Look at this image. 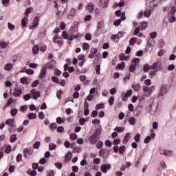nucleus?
<instances>
[{
    "label": "nucleus",
    "instance_id": "nucleus-61",
    "mask_svg": "<svg viewBox=\"0 0 176 176\" xmlns=\"http://www.w3.org/2000/svg\"><path fill=\"white\" fill-rule=\"evenodd\" d=\"M56 123H58V124H63V123H64V121H63L61 117H58L56 118Z\"/></svg>",
    "mask_w": 176,
    "mask_h": 176
},
{
    "label": "nucleus",
    "instance_id": "nucleus-46",
    "mask_svg": "<svg viewBox=\"0 0 176 176\" xmlns=\"http://www.w3.org/2000/svg\"><path fill=\"white\" fill-rule=\"evenodd\" d=\"M140 63V58H135L132 60V65L137 66V64Z\"/></svg>",
    "mask_w": 176,
    "mask_h": 176
},
{
    "label": "nucleus",
    "instance_id": "nucleus-24",
    "mask_svg": "<svg viewBox=\"0 0 176 176\" xmlns=\"http://www.w3.org/2000/svg\"><path fill=\"white\" fill-rule=\"evenodd\" d=\"M176 13V7L175 6H171L169 8L168 14L175 15Z\"/></svg>",
    "mask_w": 176,
    "mask_h": 176
},
{
    "label": "nucleus",
    "instance_id": "nucleus-11",
    "mask_svg": "<svg viewBox=\"0 0 176 176\" xmlns=\"http://www.w3.org/2000/svg\"><path fill=\"white\" fill-rule=\"evenodd\" d=\"M101 170H102V173H104V174H107L108 173V170H111V164H103L101 166Z\"/></svg>",
    "mask_w": 176,
    "mask_h": 176
},
{
    "label": "nucleus",
    "instance_id": "nucleus-54",
    "mask_svg": "<svg viewBox=\"0 0 176 176\" xmlns=\"http://www.w3.org/2000/svg\"><path fill=\"white\" fill-rule=\"evenodd\" d=\"M109 105H113V104H115V98L113 96L110 97L109 100Z\"/></svg>",
    "mask_w": 176,
    "mask_h": 176
},
{
    "label": "nucleus",
    "instance_id": "nucleus-37",
    "mask_svg": "<svg viewBox=\"0 0 176 176\" xmlns=\"http://www.w3.org/2000/svg\"><path fill=\"white\" fill-rule=\"evenodd\" d=\"M126 150V146H122L118 148L119 153L121 155H123L124 153V151Z\"/></svg>",
    "mask_w": 176,
    "mask_h": 176
},
{
    "label": "nucleus",
    "instance_id": "nucleus-36",
    "mask_svg": "<svg viewBox=\"0 0 176 176\" xmlns=\"http://www.w3.org/2000/svg\"><path fill=\"white\" fill-rule=\"evenodd\" d=\"M135 42H137V38L133 37L130 39V45L134 46L135 45Z\"/></svg>",
    "mask_w": 176,
    "mask_h": 176
},
{
    "label": "nucleus",
    "instance_id": "nucleus-12",
    "mask_svg": "<svg viewBox=\"0 0 176 176\" xmlns=\"http://www.w3.org/2000/svg\"><path fill=\"white\" fill-rule=\"evenodd\" d=\"M34 151L31 149V148H27L23 150V156L24 157H27V156H31Z\"/></svg>",
    "mask_w": 176,
    "mask_h": 176
},
{
    "label": "nucleus",
    "instance_id": "nucleus-63",
    "mask_svg": "<svg viewBox=\"0 0 176 176\" xmlns=\"http://www.w3.org/2000/svg\"><path fill=\"white\" fill-rule=\"evenodd\" d=\"M124 36V32H118L117 34V36L118 37V39H120V38H123Z\"/></svg>",
    "mask_w": 176,
    "mask_h": 176
},
{
    "label": "nucleus",
    "instance_id": "nucleus-14",
    "mask_svg": "<svg viewBox=\"0 0 176 176\" xmlns=\"http://www.w3.org/2000/svg\"><path fill=\"white\" fill-rule=\"evenodd\" d=\"M160 153V155H164V156H171V155H173V151L170 150H161Z\"/></svg>",
    "mask_w": 176,
    "mask_h": 176
},
{
    "label": "nucleus",
    "instance_id": "nucleus-28",
    "mask_svg": "<svg viewBox=\"0 0 176 176\" xmlns=\"http://www.w3.org/2000/svg\"><path fill=\"white\" fill-rule=\"evenodd\" d=\"M169 23H174L176 21L175 15L168 14Z\"/></svg>",
    "mask_w": 176,
    "mask_h": 176
},
{
    "label": "nucleus",
    "instance_id": "nucleus-40",
    "mask_svg": "<svg viewBox=\"0 0 176 176\" xmlns=\"http://www.w3.org/2000/svg\"><path fill=\"white\" fill-rule=\"evenodd\" d=\"M27 80V77L23 76L22 78H21V83H22V85H28Z\"/></svg>",
    "mask_w": 176,
    "mask_h": 176
},
{
    "label": "nucleus",
    "instance_id": "nucleus-44",
    "mask_svg": "<svg viewBox=\"0 0 176 176\" xmlns=\"http://www.w3.org/2000/svg\"><path fill=\"white\" fill-rule=\"evenodd\" d=\"M149 36L151 39H155V38H157V33H156V32H153L149 34Z\"/></svg>",
    "mask_w": 176,
    "mask_h": 176
},
{
    "label": "nucleus",
    "instance_id": "nucleus-10",
    "mask_svg": "<svg viewBox=\"0 0 176 176\" xmlns=\"http://www.w3.org/2000/svg\"><path fill=\"white\" fill-rule=\"evenodd\" d=\"M46 67L48 69H54L56 68V60H52L50 63H47Z\"/></svg>",
    "mask_w": 176,
    "mask_h": 176
},
{
    "label": "nucleus",
    "instance_id": "nucleus-47",
    "mask_svg": "<svg viewBox=\"0 0 176 176\" xmlns=\"http://www.w3.org/2000/svg\"><path fill=\"white\" fill-rule=\"evenodd\" d=\"M118 6L119 8H123V6H124V2L116 3L114 4V7L118 8Z\"/></svg>",
    "mask_w": 176,
    "mask_h": 176
},
{
    "label": "nucleus",
    "instance_id": "nucleus-5",
    "mask_svg": "<svg viewBox=\"0 0 176 176\" xmlns=\"http://www.w3.org/2000/svg\"><path fill=\"white\" fill-rule=\"evenodd\" d=\"M168 87L166 85H164L161 87L160 94L158 95V98H160L161 97H163L165 94H167V92L168 91Z\"/></svg>",
    "mask_w": 176,
    "mask_h": 176
},
{
    "label": "nucleus",
    "instance_id": "nucleus-13",
    "mask_svg": "<svg viewBox=\"0 0 176 176\" xmlns=\"http://www.w3.org/2000/svg\"><path fill=\"white\" fill-rule=\"evenodd\" d=\"M94 4L91 3H88L87 6H86V9L89 11V13H93V12H94Z\"/></svg>",
    "mask_w": 176,
    "mask_h": 176
},
{
    "label": "nucleus",
    "instance_id": "nucleus-27",
    "mask_svg": "<svg viewBox=\"0 0 176 176\" xmlns=\"http://www.w3.org/2000/svg\"><path fill=\"white\" fill-rule=\"evenodd\" d=\"M17 113H19V110H17V109L14 108L11 109V116H12V118H14V116H16V115H17Z\"/></svg>",
    "mask_w": 176,
    "mask_h": 176
},
{
    "label": "nucleus",
    "instance_id": "nucleus-53",
    "mask_svg": "<svg viewBox=\"0 0 176 176\" xmlns=\"http://www.w3.org/2000/svg\"><path fill=\"white\" fill-rule=\"evenodd\" d=\"M90 45L87 43H84L82 45V49L83 50H87V49H89Z\"/></svg>",
    "mask_w": 176,
    "mask_h": 176
},
{
    "label": "nucleus",
    "instance_id": "nucleus-51",
    "mask_svg": "<svg viewBox=\"0 0 176 176\" xmlns=\"http://www.w3.org/2000/svg\"><path fill=\"white\" fill-rule=\"evenodd\" d=\"M41 146V142L37 141L34 144V149H39V147Z\"/></svg>",
    "mask_w": 176,
    "mask_h": 176
},
{
    "label": "nucleus",
    "instance_id": "nucleus-58",
    "mask_svg": "<svg viewBox=\"0 0 176 176\" xmlns=\"http://www.w3.org/2000/svg\"><path fill=\"white\" fill-rule=\"evenodd\" d=\"M168 71H174L175 69V65L172 64L167 67Z\"/></svg>",
    "mask_w": 176,
    "mask_h": 176
},
{
    "label": "nucleus",
    "instance_id": "nucleus-50",
    "mask_svg": "<svg viewBox=\"0 0 176 176\" xmlns=\"http://www.w3.org/2000/svg\"><path fill=\"white\" fill-rule=\"evenodd\" d=\"M164 53H166V50H164V49L160 50V51L157 52L158 57H162V56H163Z\"/></svg>",
    "mask_w": 176,
    "mask_h": 176
},
{
    "label": "nucleus",
    "instance_id": "nucleus-7",
    "mask_svg": "<svg viewBox=\"0 0 176 176\" xmlns=\"http://www.w3.org/2000/svg\"><path fill=\"white\" fill-rule=\"evenodd\" d=\"M39 24V17L36 16L34 18L32 25L29 26L30 30H35Z\"/></svg>",
    "mask_w": 176,
    "mask_h": 176
},
{
    "label": "nucleus",
    "instance_id": "nucleus-34",
    "mask_svg": "<svg viewBox=\"0 0 176 176\" xmlns=\"http://www.w3.org/2000/svg\"><path fill=\"white\" fill-rule=\"evenodd\" d=\"M119 58L120 60H121V61H123L124 60L127 61V57H126V55L124 53L120 54Z\"/></svg>",
    "mask_w": 176,
    "mask_h": 176
},
{
    "label": "nucleus",
    "instance_id": "nucleus-59",
    "mask_svg": "<svg viewBox=\"0 0 176 176\" xmlns=\"http://www.w3.org/2000/svg\"><path fill=\"white\" fill-rule=\"evenodd\" d=\"M149 69H152L151 68V66H149V65H145L144 66V72H148L149 71Z\"/></svg>",
    "mask_w": 176,
    "mask_h": 176
},
{
    "label": "nucleus",
    "instance_id": "nucleus-43",
    "mask_svg": "<svg viewBox=\"0 0 176 176\" xmlns=\"http://www.w3.org/2000/svg\"><path fill=\"white\" fill-rule=\"evenodd\" d=\"M7 46H8V43H6V42L5 41L0 42V47H1L2 49H6Z\"/></svg>",
    "mask_w": 176,
    "mask_h": 176
},
{
    "label": "nucleus",
    "instance_id": "nucleus-31",
    "mask_svg": "<svg viewBox=\"0 0 176 176\" xmlns=\"http://www.w3.org/2000/svg\"><path fill=\"white\" fill-rule=\"evenodd\" d=\"M102 146H104V142L101 140L98 141V143L96 144L97 149H101Z\"/></svg>",
    "mask_w": 176,
    "mask_h": 176
},
{
    "label": "nucleus",
    "instance_id": "nucleus-4",
    "mask_svg": "<svg viewBox=\"0 0 176 176\" xmlns=\"http://www.w3.org/2000/svg\"><path fill=\"white\" fill-rule=\"evenodd\" d=\"M154 90L155 86H151L150 87H148L147 86H143V91L146 94L148 97L152 95V93H153Z\"/></svg>",
    "mask_w": 176,
    "mask_h": 176
},
{
    "label": "nucleus",
    "instance_id": "nucleus-23",
    "mask_svg": "<svg viewBox=\"0 0 176 176\" xmlns=\"http://www.w3.org/2000/svg\"><path fill=\"white\" fill-rule=\"evenodd\" d=\"M137 122V120L134 117H130L129 119V123L131 126H134Z\"/></svg>",
    "mask_w": 176,
    "mask_h": 176
},
{
    "label": "nucleus",
    "instance_id": "nucleus-19",
    "mask_svg": "<svg viewBox=\"0 0 176 176\" xmlns=\"http://www.w3.org/2000/svg\"><path fill=\"white\" fill-rule=\"evenodd\" d=\"M46 72H47L46 67H43L40 72L39 78H41V79H43V78L46 76Z\"/></svg>",
    "mask_w": 176,
    "mask_h": 176
},
{
    "label": "nucleus",
    "instance_id": "nucleus-21",
    "mask_svg": "<svg viewBox=\"0 0 176 176\" xmlns=\"http://www.w3.org/2000/svg\"><path fill=\"white\" fill-rule=\"evenodd\" d=\"M130 138H131V133H127L124 138L123 144H127L130 141Z\"/></svg>",
    "mask_w": 176,
    "mask_h": 176
},
{
    "label": "nucleus",
    "instance_id": "nucleus-17",
    "mask_svg": "<svg viewBox=\"0 0 176 176\" xmlns=\"http://www.w3.org/2000/svg\"><path fill=\"white\" fill-rule=\"evenodd\" d=\"M132 89H133L134 91L138 92L141 90V85L140 84L133 83L131 86Z\"/></svg>",
    "mask_w": 176,
    "mask_h": 176
},
{
    "label": "nucleus",
    "instance_id": "nucleus-60",
    "mask_svg": "<svg viewBox=\"0 0 176 176\" xmlns=\"http://www.w3.org/2000/svg\"><path fill=\"white\" fill-rule=\"evenodd\" d=\"M121 98H122V101H127L129 96L127 95H126V94H122L121 95Z\"/></svg>",
    "mask_w": 176,
    "mask_h": 176
},
{
    "label": "nucleus",
    "instance_id": "nucleus-29",
    "mask_svg": "<svg viewBox=\"0 0 176 176\" xmlns=\"http://www.w3.org/2000/svg\"><path fill=\"white\" fill-rule=\"evenodd\" d=\"M17 141V134H13L10 136V142H16Z\"/></svg>",
    "mask_w": 176,
    "mask_h": 176
},
{
    "label": "nucleus",
    "instance_id": "nucleus-33",
    "mask_svg": "<svg viewBox=\"0 0 176 176\" xmlns=\"http://www.w3.org/2000/svg\"><path fill=\"white\" fill-rule=\"evenodd\" d=\"M104 103L98 104L96 107V109L97 111H99V109H104Z\"/></svg>",
    "mask_w": 176,
    "mask_h": 176
},
{
    "label": "nucleus",
    "instance_id": "nucleus-8",
    "mask_svg": "<svg viewBox=\"0 0 176 176\" xmlns=\"http://www.w3.org/2000/svg\"><path fill=\"white\" fill-rule=\"evenodd\" d=\"M151 69L159 72L162 69V63H160V62H156L151 66Z\"/></svg>",
    "mask_w": 176,
    "mask_h": 176
},
{
    "label": "nucleus",
    "instance_id": "nucleus-9",
    "mask_svg": "<svg viewBox=\"0 0 176 176\" xmlns=\"http://www.w3.org/2000/svg\"><path fill=\"white\" fill-rule=\"evenodd\" d=\"M21 94H23V91L20 88H15L12 93V96H14V97H20Z\"/></svg>",
    "mask_w": 176,
    "mask_h": 176
},
{
    "label": "nucleus",
    "instance_id": "nucleus-42",
    "mask_svg": "<svg viewBox=\"0 0 176 176\" xmlns=\"http://www.w3.org/2000/svg\"><path fill=\"white\" fill-rule=\"evenodd\" d=\"M57 148V146L55 144L51 143L49 145V149L50 151H54Z\"/></svg>",
    "mask_w": 176,
    "mask_h": 176
},
{
    "label": "nucleus",
    "instance_id": "nucleus-56",
    "mask_svg": "<svg viewBox=\"0 0 176 176\" xmlns=\"http://www.w3.org/2000/svg\"><path fill=\"white\" fill-rule=\"evenodd\" d=\"M157 72H158L157 70H155V69H154L153 71H151L149 72L150 77L152 78L153 76H155V75H156V74H157Z\"/></svg>",
    "mask_w": 176,
    "mask_h": 176
},
{
    "label": "nucleus",
    "instance_id": "nucleus-41",
    "mask_svg": "<svg viewBox=\"0 0 176 176\" xmlns=\"http://www.w3.org/2000/svg\"><path fill=\"white\" fill-rule=\"evenodd\" d=\"M62 37L63 38V39H69V37L68 36V33H67V31L63 32Z\"/></svg>",
    "mask_w": 176,
    "mask_h": 176
},
{
    "label": "nucleus",
    "instance_id": "nucleus-55",
    "mask_svg": "<svg viewBox=\"0 0 176 176\" xmlns=\"http://www.w3.org/2000/svg\"><path fill=\"white\" fill-rule=\"evenodd\" d=\"M29 62L27 63L26 65H29L30 68H36L38 67V64L36 63H28Z\"/></svg>",
    "mask_w": 176,
    "mask_h": 176
},
{
    "label": "nucleus",
    "instance_id": "nucleus-49",
    "mask_svg": "<svg viewBox=\"0 0 176 176\" xmlns=\"http://www.w3.org/2000/svg\"><path fill=\"white\" fill-rule=\"evenodd\" d=\"M134 140L136 141V142H140L141 140V135L140 133H137L134 138Z\"/></svg>",
    "mask_w": 176,
    "mask_h": 176
},
{
    "label": "nucleus",
    "instance_id": "nucleus-15",
    "mask_svg": "<svg viewBox=\"0 0 176 176\" xmlns=\"http://www.w3.org/2000/svg\"><path fill=\"white\" fill-rule=\"evenodd\" d=\"M4 71H8V72H10V71H12V69H13V64L12 63H6L4 65Z\"/></svg>",
    "mask_w": 176,
    "mask_h": 176
},
{
    "label": "nucleus",
    "instance_id": "nucleus-39",
    "mask_svg": "<svg viewBox=\"0 0 176 176\" xmlns=\"http://www.w3.org/2000/svg\"><path fill=\"white\" fill-rule=\"evenodd\" d=\"M116 131H118V133H123L124 131V128L120 127V126H117L114 129Z\"/></svg>",
    "mask_w": 176,
    "mask_h": 176
},
{
    "label": "nucleus",
    "instance_id": "nucleus-30",
    "mask_svg": "<svg viewBox=\"0 0 176 176\" xmlns=\"http://www.w3.org/2000/svg\"><path fill=\"white\" fill-rule=\"evenodd\" d=\"M125 65H124V63H123L122 64H118L116 69V71H119V69H123V68H125Z\"/></svg>",
    "mask_w": 176,
    "mask_h": 176
},
{
    "label": "nucleus",
    "instance_id": "nucleus-25",
    "mask_svg": "<svg viewBox=\"0 0 176 176\" xmlns=\"http://www.w3.org/2000/svg\"><path fill=\"white\" fill-rule=\"evenodd\" d=\"M146 27H148V22L143 21L140 23V29L142 31V30H145Z\"/></svg>",
    "mask_w": 176,
    "mask_h": 176
},
{
    "label": "nucleus",
    "instance_id": "nucleus-6",
    "mask_svg": "<svg viewBox=\"0 0 176 176\" xmlns=\"http://www.w3.org/2000/svg\"><path fill=\"white\" fill-rule=\"evenodd\" d=\"M30 96L33 97L34 100H38L41 97V92L35 89H32L30 91Z\"/></svg>",
    "mask_w": 176,
    "mask_h": 176
},
{
    "label": "nucleus",
    "instance_id": "nucleus-2",
    "mask_svg": "<svg viewBox=\"0 0 176 176\" xmlns=\"http://www.w3.org/2000/svg\"><path fill=\"white\" fill-rule=\"evenodd\" d=\"M89 142L94 145L96 144L97 141H98V129L96 130V133H94L92 135L89 136L88 138Z\"/></svg>",
    "mask_w": 176,
    "mask_h": 176
},
{
    "label": "nucleus",
    "instance_id": "nucleus-57",
    "mask_svg": "<svg viewBox=\"0 0 176 176\" xmlns=\"http://www.w3.org/2000/svg\"><path fill=\"white\" fill-rule=\"evenodd\" d=\"M46 176H54V170H50L47 171Z\"/></svg>",
    "mask_w": 176,
    "mask_h": 176
},
{
    "label": "nucleus",
    "instance_id": "nucleus-26",
    "mask_svg": "<svg viewBox=\"0 0 176 176\" xmlns=\"http://www.w3.org/2000/svg\"><path fill=\"white\" fill-rule=\"evenodd\" d=\"M147 45L148 46H149L150 47H153V46H155V40L152 39V38H149L147 41Z\"/></svg>",
    "mask_w": 176,
    "mask_h": 176
},
{
    "label": "nucleus",
    "instance_id": "nucleus-48",
    "mask_svg": "<svg viewBox=\"0 0 176 176\" xmlns=\"http://www.w3.org/2000/svg\"><path fill=\"white\" fill-rule=\"evenodd\" d=\"M55 166L58 170H61V168H63V164H61V162H56Z\"/></svg>",
    "mask_w": 176,
    "mask_h": 176
},
{
    "label": "nucleus",
    "instance_id": "nucleus-35",
    "mask_svg": "<svg viewBox=\"0 0 176 176\" xmlns=\"http://www.w3.org/2000/svg\"><path fill=\"white\" fill-rule=\"evenodd\" d=\"M32 52L34 54H38V52H39V47L38 45H35L32 49Z\"/></svg>",
    "mask_w": 176,
    "mask_h": 176
},
{
    "label": "nucleus",
    "instance_id": "nucleus-32",
    "mask_svg": "<svg viewBox=\"0 0 176 176\" xmlns=\"http://www.w3.org/2000/svg\"><path fill=\"white\" fill-rule=\"evenodd\" d=\"M102 27H104V23L102 22H98L97 24V32H100V30H102Z\"/></svg>",
    "mask_w": 176,
    "mask_h": 176
},
{
    "label": "nucleus",
    "instance_id": "nucleus-64",
    "mask_svg": "<svg viewBox=\"0 0 176 176\" xmlns=\"http://www.w3.org/2000/svg\"><path fill=\"white\" fill-rule=\"evenodd\" d=\"M135 65H131L129 67V71L130 72H134V71H135Z\"/></svg>",
    "mask_w": 176,
    "mask_h": 176
},
{
    "label": "nucleus",
    "instance_id": "nucleus-18",
    "mask_svg": "<svg viewBox=\"0 0 176 176\" xmlns=\"http://www.w3.org/2000/svg\"><path fill=\"white\" fill-rule=\"evenodd\" d=\"M54 43H56V45H60V46H61V45H63V40L60 39V38H58V36H54Z\"/></svg>",
    "mask_w": 176,
    "mask_h": 176
},
{
    "label": "nucleus",
    "instance_id": "nucleus-62",
    "mask_svg": "<svg viewBox=\"0 0 176 176\" xmlns=\"http://www.w3.org/2000/svg\"><path fill=\"white\" fill-rule=\"evenodd\" d=\"M38 85H39V80H36L32 83V87H36V86H38Z\"/></svg>",
    "mask_w": 176,
    "mask_h": 176
},
{
    "label": "nucleus",
    "instance_id": "nucleus-3",
    "mask_svg": "<svg viewBox=\"0 0 176 176\" xmlns=\"http://www.w3.org/2000/svg\"><path fill=\"white\" fill-rule=\"evenodd\" d=\"M155 102V99L151 98L148 100L147 104L146 105V110L148 112H152L153 111V104Z\"/></svg>",
    "mask_w": 176,
    "mask_h": 176
},
{
    "label": "nucleus",
    "instance_id": "nucleus-20",
    "mask_svg": "<svg viewBox=\"0 0 176 176\" xmlns=\"http://www.w3.org/2000/svg\"><path fill=\"white\" fill-rule=\"evenodd\" d=\"M72 155V153H71V151L67 152V153L65 156V160H64L65 163H68V162L71 160Z\"/></svg>",
    "mask_w": 176,
    "mask_h": 176
},
{
    "label": "nucleus",
    "instance_id": "nucleus-16",
    "mask_svg": "<svg viewBox=\"0 0 176 176\" xmlns=\"http://www.w3.org/2000/svg\"><path fill=\"white\" fill-rule=\"evenodd\" d=\"M99 3L102 6V8H108V5L109 4V0H100Z\"/></svg>",
    "mask_w": 176,
    "mask_h": 176
},
{
    "label": "nucleus",
    "instance_id": "nucleus-1",
    "mask_svg": "<svg viewBox=\"0 0 176 176\" xmlns=\"http://www.w3.org/2000/svg\"><path fill=\"white\" fill-rule=\"evenodd\" d=\"M78 25H79V23L78 21H74L72 25V27L68 32V34L70 35L69 41H74V39H78V38H79Z\"/></svg>",
    "mask_w": 176,
    "mask_h": 176
},
{
    "label": "nucleus",
    "instance_id": "nucleus-38",
    "mask_svg": "<svg viewBox=\"0 0 176 176\" xmlns=\"http://www.w3.org/2000/svg\"><path fill=\"white\" fill-rule=\"evenodd\" d=\"M152 14V11L151 10L148 9L144 12V16L145 17H150V16Z\"/></svg>",
    "mask_w": 176,
    "mask_h": 176
},
{
    "label": "nucleus",
    "instance_id": "nucleus-45",
    "mask_svg": "<svg viewBox=\"0 0 176 176\" xmlns=\"http://www.w3.org/2000/svg\"><path fill=\"white\" fill-rule=\"evenodd\" d=\"M8 30H10V31H13L15 28L14 25L12 24L10 22L8 23Z\"/></svg>",
    "mask_w": 176,
    "mask_h": 176
},
{
    "label": "nucleus",
    "instance_id": "nucleus-52",
    "mask_svg": "<svg viewBox=\"0 0 176 176\" xmlns=\"http://www.w3.org/2000/svg\"><path fill=\"white\" fill-rule=\"evenodd\" d=\"M70 138L72 141H75V140L78 139V135H76V133H72L70 135Z\"/></svg>",
    "mask_w": 176,
    "mask_h": 176
},
{
    "label": "nucleus",
    "instance_id": "nucleus-22",
    "mask_svg": "<svg viewBox=\"0 0 176 176\" xmlns=\"http://www.w3.org/2000/svg\"><path fill=\"white\" fill-rule=\"evenodd\" d=\"M28 119H30V120H34L36 119V118H37L36 113H29L28 114Z\"/></svg>",
    "mask_w": 176,
    "mask_h": 176
}]
</instances>
